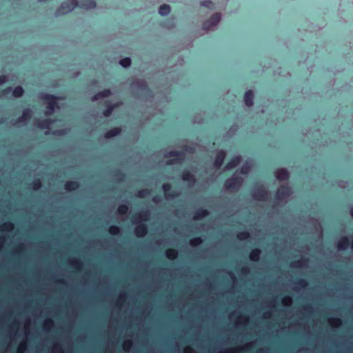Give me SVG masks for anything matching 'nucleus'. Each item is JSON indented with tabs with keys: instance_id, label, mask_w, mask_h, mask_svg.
<instances>
[{
	"instance_id": "1",
	"label": "nucleus",
	"mask_w": 353,
	"mask_h": 353,
	"mask_svg": "<svg viewBox=\"0 0 353 353\" xmlns=\"http://www.w3.org/2000/svg\"><path fill=\"white\" fill-rule=\"evenodd\" d=\"M96 2L94 0H80V4L77 0H65L63 1L57 10V14H65L77 7L84 9H92L96 7Z\"/></svg>"
},
{
	"instance_id": "2",
	"label": "nucleus",
	"mask_w": 353,
	"mask_h": 353,
	"mask_svg": "<svg viewBox=\"0 0 353 353\" xmlns=\"http://www.w3.org/2000/svg\"><path fill=\"white\" fill-rule=\"evenodd\" d=\"M150 213L148 210L142 211L132 217V223L137 224L134 228V234L139 238H143L148 232V226L145 223H142L148 220Z\"/></svg>"
},
{
	"instance_id": "3",
	"label": "nucleus",
	"mask_w": 353,
	"mask_h": 353,
	"mask_svg": "<svg viewBox=\"0 0 353 353\" xmlns=\"http://www.w3.org/2000/svg\"><path fill=\"white\" fill-rule=\"evenodd\" d=\"M41 99L45 104L47 105L48 110L46 112V115H50L58 108L57 101L60 98L57 96L50 94H43Z\"/></svg>"
},
{
	"instance_id": "4",
	"label": "nucleus",
	"mask_w": 353,
	"mask_h": 353,
	"mask_svg": "<svg viewBox=\"0 0 353 353\" xmlns=\"http://www.w3.org/2000/svg\"><path fill=\"white\" fill-rule=\"evenodd\" d=\"M221 17L220 13L217 12L214 14L203 23V29L210 30L211 28L215 27L220 22Z\"/></svg>"
},
{
	"instance_id": "5",
	"label": "nucleus",
	"mask_w": 353,
	"mask_h": 353,
	"mask_svg": "<svg viewBox=\"0 0 353 353\" xmlns=\"http://www.w3.org/2000/svg\"><path fill=\"white\" fill-rule=\"evenodd\" d=\"M243 182L241 176H232L225 181V186L227 190H236Z\"/></svg>"
},
{
	"instance_id": "6",
	"label": "nucleus",
	"mask_w": 353,
	"mask_h": 353,
	"mask_svg": "<svg viewBox=\"0 0 353 353\" xmlns=\"http://www.w3.org/2000/svg\"><path fill=\"white\" fill-rule=\"evenodd\" d=\"M292 193L291 188L288 185H281L275 196L276 201H283L290 196Z\"/></svg>"
},
{
	"instance_id": "7",
	"label": "nucleus",
	"mask_w": 353,
	"mask_h": 353,
	"mask_svg": "<svg viewBox=\"0 0 353 353\" xmlns=\"http://www.w3.org/2000/svg\"><path fill=\"white\" fill-rule=\"evenodd\" d=\"M252 197L256 201H265L268 198V192L263 186L257 188L252 193Z\"/></svg>"
},
{
	"instance_id": "8",
	"label": "nucleus",
	"mask_w": 353,
	"mask_h": 353,
	"mask_svg": "<svg viewBox=\"0 0 353 353\" xmlns=\"http://www.w3.org/2000/svg\"><path fill=\"white\" fill-rule=\"evenodd\" d=\"M11 91H12V95L17 98L22 97L24 93L23 88L20 85H17L13 90L11 87H7L6 88L3 89L0 94L1 95H5L10 93Z\"/></svg>"
},
{
	"instance_id": "9",
	"label": "nucleus",
	"mask_w": 353,
	"mask_h": 353,
	"mask_svg": "<svg viewBox=\"0 0 353 353\" xmlns=\"http://www.w3.org/2000/svg\"><path fill=\"white\" fill-rule=\"evenodd\" d=\"M162 189L166 199H173L178 196L177 192L172 188L170 183H163Z\"/></svg>"
},
{
	"instance_id": "10",
	"label": "nucleus",
	"mask_w": 353,
	"mask_h": 353,
	"mask_svg": "<svg viewBox=\"0 0 353 353\" xmlns=\"http://www.w3.org/2000/svg\"><path fill=\"white\" fill-rule=\"evenodd\" d=\"M32 117V111L30 108H25L21 117L15 120V124L25 123L26 121H29Z\"/></svg>"
},
{
	"instance_id": "11",
	"label": "nucleus",
	"mask_w": 353,
	"mask_h": 353,
	"mask_svg": "<svg viewBox=\"0 0 353 353\" xmlns=\"http://www.w3.org/2000/svg\"><path fill=\"white\" fill-rule=\"evenodd\" d=\"M274 176L279 181H287L290 178L289 172L285 168H279L274 172Z\"/></svg>"
},
{
	"instance_id": "12",
	"label": "nucleus",
	"mask_w": 353,
	"mask_h": 353,
	"mask_svg": "<svg viewBox=\"0 0 353 353\" xmlns=\"http://www.w3.org/2000/svg\"><path fill=\"white\" fill-rule=\"evenodd\" d=\"M122 128L121 127H114L104 133V137L110 139L121 134Z\"/></svg>"
},
{
	"instance_id": "13",
	"label": "nucleus",
	"mask_w": 353,
	"mask_h": 353,
	"mask_svg": "<svg viewBox=\"0 0 353 353\" xmlns=\"http://www.w3.org/2000/svg\"><path fill=\"white\" fill-rule=\"evenodd\" d=\"M135 85L139 88V90L143 92H145L148 95H150L152 93L151 90L147 85L146 82L142 79H138L135 82Z\"/></svg>"
},
{
	"instance_id": "14",
	"label": "nucleus",
	"mask_w": 353,
	"mask_h": 353,
	"mask_svg": "<svg viewBox=\"0 0 353 353\" xmlns=\"http://www.w3.org/2000/svg\"><path fill=\"white\" fill-rule=\"evenodd\" d=\"M181 176L183 181L190 183H194L196 179L194 174L188 170H184L181 173Z\"/></svg>"
},
{
	"instance_id": "15",
	"label": "nucleus",
	"mask_w": 353,
	"mask_h": 353,
	"mask_svg": "<svg viewBox=\"0 0 353 353\" xmlns=\"http://www.w3.org/2000/svg\"><path fill=\"white\" fill-rule=\"evenodd\" d=\"M350 241L347 236H343L337 243V249L339 251H344L348 248Z\"/></svg>"
},
{
	"instance_id": "16",
	"label": "nucleus",
	"mask_w": 353,
	"mask_h": 353,
	"mask_svg": "<svg viewBox=\"0 0 353 353\" xmlns=\"http://www.w3.org/2000/svg\"><path fill=\"white\" fill-rule=\"evenodd\" d=\"M243 99H244L245 104L248 107H249V108L252 107L254 104V93H253V92L251 90L246 91L244 94Z\"/></svg>"
},
{
	"instance_id": "17",
	"label": "nucleus",
	"mask_w": 353,
	"mask_h": 353,
	"mask_svg": "<svg viewBox=\"0 0 353 353\" xmlns=\"http://www.w3.org/2000/svg\"><path fill=\"white\" fill-rule=\"evenodd\" d=\"M209 215V212L208 210L204 208H199L194 213L193 219L195 221L201 220Z\"/></svg>"
},
{
	"instance_id": "18",
	"label": "nucleus",
	"mask_w": 353,
	"mask_h": 353,
	"mask_svg": "<svg viewBox=\"0 0 353 353\" xmlns=\"http://www.w3.org/2000/svg\"><path fill=\"white\" fill-rule=\"evenodd\" d=\"M103 105L105 107V108L103 111V115L105 117H110L112 114L114 108L117 106L116 105H113L110 101H105Z\"/></svg>"
},
{
	"instance_id": "19",
	"label": "nucleus",
	"mask_w": 353,
	"mask_h": 353,
	"mask_svg": "<svg viewBox=\"0 0 353 353\" xmlns=\"http://www.w3.org/2000/svg\"><path fill=\"white\" fill-rule=\"evenodd\" d=\"M80 187V183L76 181H68L64 184V189L68 192L77 190Z\"/></svg>"
},
{
	"instance_id": "20",
	"label": "nucleus",
	"mask_w": 353,
	"mask_h": 353,
	"mask_svg": "<svg viewBox=\"0 0 353 353\" xmlns=\"http://www.w3.org/2000/svg\"><path fill=\"white\" fill-rule=\"evenodd\" d=\"M112 94L111 90L110 89H104L102 91L98 92L95 94L92 98V101H97L101 99L108 97Z\"/></svg>"
},
{
	"instance_id": "21",
	"label": "nucleus",
	"mask_w": 353,
	"mask_h": 353,
	"mask_svg": "<svg viewBox=\"0 0 353 353\" xmlns=\"http://www.w3.org/2000/svg\"><path fill=\"white\" fill-rule=\"evenodd\" d=\"M54 123V121L49 119V118H46V119H44L40 121H39L37 124V126L41 129V130H46V129H49L50 128V126Z\"/></svg>"
},
{
	"instance_id": "22",
	"label": "nucleus",
	"mask_w": 353,
	"mask_h": 353,
	"mask_svg": "<svg viewBox=\"0 0 353 353\" xmlns=\"http://www.w3.org/2000/svg\"><path fill=\"white\" fill-rule=\"evenodd\" d=\"M261 251L259 248H254L251 250L249 258L253 262H258L260 259Z\"/></svg>"
},
{
	"instance_id": "23",
	"label": "nucleus",
	"mask_w": 353,
	"mask_h": 353,
	"mask_svg": "<svg viewBox=\"0 0 353 353\" xmlns=\"http://www.w3.org/2000/svg\"><path fill=\"white\" fill-rule=\"evenodd\" d=\"M165 255L168 259L174 260L178 256V251L174 248H169L166 250Z\"/></svg>"
},
{
	"instance_id": "24",
	"label": "nucleus",
	"mask_w": 353,
	"mask_h": 353,
	"mask_svg": "<svg viewBox=\"0 0 353 353\" xmlns=\"http://www.w3.org/2000/svg\"><path fill=\"white\" fill-rule=\"evenodd\" d=\"M170 11H171V8L168 4L161 5L159 9V13L161 16L168 15L170 12Z\"/></svg>"
},
{
	"instance_id": "25",
	"label": "nucleus",
	"mask_w": 353,
	"mask_h": 353,
	"mask_svg": "<svg viewBox=\"0 0 353 353\" xmlns=\"http://www.w3.org/2000/svg\"><path fill=\"white\" fill-rule=\"evenodd\" d=\"M250 234L249 232L248 231H242V232H240L237 234L236 235V238L239 240V241H245V240H248V239H250Z\"/></svg>"
},
{
	"instance_id": "26",
	"label": "nucleus",
	"mask_w": 353,
	"mask_h": 353,
	"mask_svg": "<svg viewBox=\"0 0 353 353\" xmlns=\"http://www.w3.org/2000/svg\"><path fill=\"white\" fill-rule=\"evenodd\" d=\"M30 185L32 190H38L42 187V182L39 179H34Z\"/></svg>"
},
{
	"instance_id": "27",
	"label": "nucleus",
	"mask_w": 353,
	"mask_h": 353,
	"mask_svg": "<svg viewBox=\"0 0 353 353\" xmlns=\"http://www.w3.org/2000/svg\"><path fill=\"white\" fill-rule=\"evenodd\" d=\"M151 192V190L148 188H143L138 191L137 196L139 198H144L148 196Z\"/></svg>"
},
{
	"instance_id": "28",
	"label": "nucleus",
	"mask_w": 353,
	"mask_h": 353,
	"mask_svg": "<svg viewBox=\"0 0 353 353\" xmlns=\"http://www.w3.org/2000/svg\"><path fill=\"white\" fill-rule=\"evenodd\" d=\"M201 6L210 10L215 9V4L210 0H205L201 2Z\"/></svg>"
},
{
	"instance_id": "29",
	"label": "nucleus",
	"mask_w": 353,
	"mask_h": 353,
	"mask_svg": "<svg viewBox=\"0 0 353 353\" xmlns=\"http://www.w3.org/2000/svg\"><path fill=\"white\" fill-rule=\"evenodd\" d=\"M129 207L126 204H121L117 208V212L119 214L124 215L128 213Z\"/></svg>"
},
{
	"instance_id": "30",
	"label": "nucleus",
	"mask_w": 353,
	"mask_h": 353,
	"mask_svg": "<svg viewBox=\"0 0 353 353\" xmlns=\"http://www.w3.org/2000/svg\"><path fill=\"white\" fill-rule=\"evenodd\" d=\"M132 61L129 57H125L120 60L119 63L123 68H128L131 65Z\"/></svg>"
},
{
	"instance_id": "31",
	"label": "nucleus",
	"mask_w": 353,
	"mask_h": 353,
	"mask_svg": "<svg viewBox=\"0 0 353 353\" xmlns=\"http://www.w3.org/2000/svg\"><path fill=\"white\" fill-rule=\"evenodd\" d=\"M13 228H14V224L10 221L3 223L1 227V230L2 231H10Z\"/></svg>"
},
{
	"instance_id": "32",
	"label": "nucleus",
	"mask_w": 353,
	"mask_h": 353,
	"mask_svg": "<svg viewBox=\"0 0 353 353\" xmlns=\"http://www.w3.org/2000/svg\"><path fill=\"white\" fill-rule=\"evenodd\" d=\"M202 243L203 240L200 236L194 237L190 241V245L192 246H198L201 245Z\"/></svg>"
},
{
	"instance_id": "33",
	"label": "nucleus",
	"mask_w": 353,
	"mask_h": 353,
	"mask_svg": "<svg viewBox=\"0 0 353 353\" xmlns=\"http://www.w3.org/2000/svg\"><path fill=\"white\" fill-rule=\"evenodd\" d=\"M330 324L334 327H337L341 325V320L339 318H332L329 320Z\"/></svg>"
},
{
	"instance_id": "34",
	"label": "nucleus",
	"mask_w": 353,
	"mask_h": 353,
	"mask_svg": "<svg viewBox=\"0 0 353 353\" xmlns=\"http://www.w3.org/2000/svg\"><path fill=\"white\" fill-rule=\"evenodd\" d=\"M234 159L227 164L228 168H234L236 163H238L243 156H233Z\"/></svg>"
},
{
	"instance_id": "35",
	"label": "nucleus",
	"mask_w": 353,
	"mask_h": 353,
	"mask_svg": "<svg viewBox=\"0 0 353 353\" xmlns=\"http://www.w3.org/2000/svg\"><path fill=\"white\" fill-rule=\"evenodd\" d=\"M306 262H307V259H301L300 260L292 262L291 265L295 268H300L302 267Z\"/></svg>"
},
{
	"instance_id": "36",
	"label": "nucleus",
	"mask_w": 353,
	"mask_h": 353,
	"mask_svg": "<svg viewBox=\"0 0 353 353\" xmlns=\"http://www.w3.org/2000/svg\"><path fill=\"white\" fill-rule=\"evenodd\" d=\"M108 232L112 235H117L120 232V228L117 225H111L109 228Z\"/></svg>"
},
{
	"instance_id": "37",
	"label": "nucleus",
	"mask_w": 353,
	"mask_h": 353,
	"mask_svg": "<svg viewBox=\"0 0 353 353\" xmlns=\"http://www.w3.org/2000/svg\"><path fill=\"white\" fill-rule=\"evenodd\" d=\"M296 285H299L300 288H305L307 286L308 283L307 280L304 279H299L296 282Z\"/></svg>"
},
{
	"instance_id": "38",
	"label": "nucleus",
	"mask_w": 353,
	"mask_h": 353,
	"mask_svg": "<svg viewBox=\"0 0 353 353\" xmlns=\"http://www.w3.org/2000/svg\"><path fill=\"white\" fill-rule=\"evenodd\" d=\"M70 264L74 268L79 270L81 267V263L77 259H73L70 261Z\"/></svg>"
},
{
	"instance_id": "39",
	"label": "nucleus",
	"mask_w": 353,
	"mask_h": 353,
	"mask_svg": "<svg viewBox=\"0 0 353 353\" xmlns=\"http://www.w3.org/2000/svg\"><path fill=\"white\" fill-rule=\"evenodd\" d=\"M46 156H0V159H6L10 157V159H12V157H46Z\"/></svg>"
},
{
	"instance_id": "40",
	"label": "nucleus",
	"mask_w": 353,
	"mask_h": 353,
	"mask_svg": "<svg viewBox=\"0 0 353 353\" xmlns=\"http://www.w3.org/2000/svg\"><path fill=\"white\" fill-rule=\"evenodd\" d=\"M250 171V167L247 165H243L240 169V173L242 174H247Z\"/></svg>"
},
{
	"instance_id": "41",
	"label": "nucleus",
	"mask_w": 353,
	"mask_h": 353,
	"mask_svg": "<svg viewBox=\"0 0 353 353\" xmlns=\"http://www.w3.org/2000/svg\"><path fill=\"white\" fill-rule=\"evenodd\" d=\"M282 303L285 305H290L291 304V303H292V298H291V296H285L283 299V300H282Z\"/></svg>"
},
{
	"instance_id": "42",
	"label": "nucleus",
	"mask_w": 353,
	"mask_h": 353,
	"mask_svg": "<svg viewBox=\"0 0 353 353\" xmlns=\"http://www.w3.org/2000/svg\"><path fill=\"white\" fill-rule=\"evenodd\" d=\"M52 325H53V321L51 319H48L46 320V321L44 323V327L46 329H48L50 327H51Z\"/></svg>"
},
{
	"instance_id": "43",
	"label": "nucleus",
	"mask_w": 353,
	"mask_h": 353,
	"mask_svg": "<svg viewBox=\"0 0 353 353\" xmlns=\"http://www.w3.org/2000/svg\"><path fill=\"white\" fill-rule=\"evenodd\" d=\"M132 345V342L130 340H127V341H124L123 345V348L125 350L129 349L130 347H131Z\"/></svg>"
},
{
	"instance_id": "44",
	"label": "nucleus",
	"mask_w": 353,
	"mask_h": 353,
	"mask_svg": "<svg viewBox=\"0 0 353 353\" xmlns=\"http://www.w3.org/2000/svg\"><path fill=\"white\" fill-rule=\"evenodd\" d=\"M54 350L56 353H64L60 345H55Z\"/></svg>"
},
{
	"instance_id": "45",
	"label": "nucleus",
	"mask_w": 353,
	"mask_h": 353,
	"mask_svg": "<svg viewBox=\"0 0 353 353\" xmlns=\"http://www.w3.org/2000/svg\"><path fill=\"white\" fill-rule=\"evenodd\" d=\"M8 80V77L5 74L0 75V85L5 83Z\"/></svg>"
},
{
	"instance_id": "46",
	"label": "nucleus",
	"mask_w": 353,
	"mask_h": 353,
	"mask_svg": "<svg viewBox=\"0 0 353 353\" xmlns=\"http://www.w3.org/2000/svg\"><path fill=\"white\" fill-rule=\"evenodd\" d=\"M162 200V198L160 195H156L152 198V201L155 203H159Z\"/></svg>"
},
{
	"instance_id": "47",
	"label": "nucleus",
	"mask_w": 353,
	"mask_h": 353,
	"mask_svg": "<svg viewBox=\"0 0 353 353\" xmlns=\"http://www.w3.org/2000/svg\"><path fill=\"white\" fill-rule=\"evenodd\" d=\"M26 349V344L21 343L18 349V353H22Z\"/></svg>"
},
{
	"instance_id": "48",
	"label": "nucleus",
	"mask_w": 353,
	"mask_h": 353,
	"mask_svg": "<svg viewBox=\"0 0 353 353\" xmlns=\"http://www.w3.org/2000/svg\"><path fill=\"white\" fill-rule=\"evenodd\" d=\"M53 134H56V135H63L65 134V130H55L53 132Z\"/></svg>"
},
{
	"instance_id": "49",
	"label": "nucleus",
	"mask_w": 353,
	"mask_h": 353,
	"mask_svg": "<svg viewBox=\"0 0 353 353\" xmlns=\"http://www.w3.org/2000/svg\"><path fill=\"white\" fill-rule=\"evenodd\" d=\"M241 271L243 274H248L250 272L249 268L247 266L242 267Z\"/></svg>"
},
{
	"instance_id": "50",
	"label": "nucleus",
	"mask_w": 353,
	"mask_h": 353,
	"mask_svg": "<svg viewBox=\"0 0 353 353\" xmlns=\"http://www.w3.org/2000/svg\"><path fill=\"white\" fill-rule=\"evenodd\" d=\"M165 154L172 155V154H184L183 152H179V151H171V152L166 153Z\"/></svg>"
},
{
	"instance_id": "51",
	"label": "nucleus",
	"mask_w": 353,
	"mask_h": 353,
	"mask_svg": "<svg viewBox=\"0 0 353 353\" xmlns=\"http://www.w3.org/2000/svg\"><path fill=\"white\" fill-rule=\"evenodd\" d=\"M216 157H217L216 161H223L226 156L222 155V156H216Z\"/></svg>"
},
{
	"instance_id": "52",
	"label": "nucleus",
	"mask_w": 353,
	"mask_h": 353,
	"mask_svg": "<svg viewBox=\"0 0 353 353\" xmlns=\"http://www.w3.org/2000/svg\"><path fill=\"white\" fill-rule=\"evenodd\" d=\"M240 319L243 320L244 321H248V317L246 315H244V314H242L240 316Z\"/></svg>"
},
{
	"instance_id": "53",
	"label": "nucleus",
	"mask_w": 353,
	"mask_h": 353,
	"mask_svg": "<svg viewBox=\"0 0 353 353\" xmlns=\"http://www.w3.org/2000/svg\"><path fill=\"white\" fill-rule=\"evenodd\" d=\"M117 176H120L121 178L124 177V174L123 172H120V171H118L117 172Z\"/></svg>"
},
{
	"instance_id": "54",
	"label": "nucleus",
	"mask_w": 353,
	"mask_h": 353,
	"mask_svg": "<svg viewBox=\"0 0 353 353\" xmlns=\"http://www.w3.org/2000/svg\"><path fill=\"white\" fill-rule=\"evenodd\" d=\"M57 282L61 284H65V282L63 279H58L57 280Z\"/></svg>"
},
{
	"instance_id": "55",
	"label": "nucleus",
	"mask_w": 353,
	"mask_h": 353,
	"mask_svg": "<svg viewBox=\"0 0 353 353\" xmlns=\"http://www.w3.org/2000/svg\"><path fill=\"white\" fill-rule=\"evenodd\" d=\"M163 157H172V156L169 155V156H163ZM176 157H181V159H185V157H186L187 156H176Z\"/></svg>"
},
{
	"instance_id": "56",
	"label": "nucleus",
	"mask_w": 353,
	"mask_h": 353,
	"mask_svg": "<svg viewBox=\"0 0 353 353\" xmlns=\"http://www.w3.org/2000/svg\"><path fill=\"white\" fill-rule=\"evenodd\" d=\"M304 309H305V310H310L312 309V307H311V305H305V306L304 307Z\"/></svg>"
},
{
	"instance_id": "57",
	"label": "nucleus",
	"mask_w": 353,
	"mask_h": 353,
	"mask_svg": "<svg viewBox=\"0 0 353 353\" xmlns=\"http://www.w3.org/2000/svg\"><path fill=\"white\" fill-rule=\"evenodd\" d=\"M350 213L351 216L353 217V205H352L350 208Z\"/></svg>"
},
{
	"instance_id": "58",
	"label": "nucleus",
	"mask_w": 353,
	"mask_h": 353,
	"mask_svg": "<svg viewBox=\"0 0 353 353\" xmlns=\"http://www.w3.org/2000/svg\"><path fill=\"white\" fill-rule=\"evenodd\" d=\"M216 154H223V155H225V154H227V153L224 151H221V152H217Z\"/></svg>"
},
{
	"instance_id": "59",
	"label": "nucleus",
	"mask_w": 353,
	"mask_h": 353,
	"mask_svg": "<svg viewBox=\"0 0 353 353\" xmlns=\"http://www.w3.org/2000/svg\"><path fill=\"white\" fill-rule=\"evenodd\" d=\"M190 154H194V148H190Z\"/></svg>"
},
{
	"instance_id": "60",
	"label": "nucleus",
	"mask_w": 353,
	"mask_h": 353,
	"mask_svg": "<svg viewBox=\"0 0 353 353\" xmlns=\"http://www.w3.org/2000/svg\"><path fill=\"white\" fill-rule=\"evenodd\" d=\"M91 157H93V159H99V157H103V156H97V155H94V156H90Z\"/></svg>"
},
{
	"instance_id": "61",
	"label": "nucleus",
	"mask_w": 353,
	"mask_h": 353,
	"mask_svg": "<svg viewBox=\"0 0 353 353\" xmlns=\"http://www.w3.org/2000/svg\"><path fill=\"white\" fill-rule=\"evenodd\" d=\"M125 295H124V294H123V295H121V296H120V297H119V301H121V300H123V299H125Z\"/></svg>"
},
{
	"instance_id": "62",
	"label": "nucleus",
	"mask_w": 353,
	"mask_h": 353,
	"mask_svg": "<svg viewBox=\"0 0 353 353\" xmlns=\"http://www.w3.org/2000/svg\"><path fill=\"white\" fill-rule=\"evenodd\" d=\"M350 245H351L352 248H353V236Z\"/></svg>"
},
{
	"instance_id": "63",
	"label": "nucleus",
	"mask_w": 353,
	"mask_h": 353,
	"mask_svg": "<svg viewBox=\"0 0 353 353\" xmlns=\"http://www.w3.org/2000/svg\"><path fill=\"white\" fill-rule=\"evenodd\" d=\"M229 274L232 279L235 278L234 275L232 272H229Z\"/></svg>"
},
{
	"instance_id": "64",
	"label": "nucleus",
	"mask_w": 353,
	"mask_h": 353,
	"mask_svg": "<svg viewBox=\"0 0 353 353\" xmlns=\"http://www.w3.org/2000/svg\"><path fill=\"white\" fill-rule=\"evenodd\" d=\"M3 154H9V155H11V154H14L13 153H11V152H7V153H4Z\"/></svg>"
}]
</instances>
